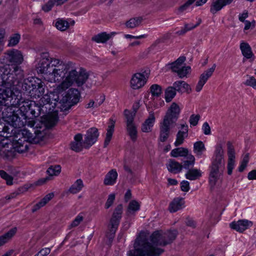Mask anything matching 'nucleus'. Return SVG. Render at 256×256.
I'll use <instances>...</instances> for the list:
<instances>
[{"mask_svg":"<svg viewBox=\"0 0 256 256\" xmlns=\"http://www.w3.org/2000/svg\"><path fill=\"white\" fill-rule=\"evenodd\" d=\"M12 90L0 88V106H6L8 96H10Z\"/></svg>","mask_w":256,"mask_h":256,"instance_id":"nucleus-37","label":"nucleus"},{"mask_svg":"<svg viewBox=\"0 0 256 256\" xmlns=\"http://www.w3.org/2000/svg\"><path fill=\"white\" fill-rule=\"evenodd\" d=\"M196 0H188L184 4L180 6L178 8V12L179 14L184 12Z\"/></svg>","mask_w":256,"mask_h":256,"instance_id":"nucleus-54","label":"nucleus"},{"mask_svg":"<svg viewBox=\"0 0 256 256\" xmlns=\"http://www.w3.org/2000/svg\"><path fill=\"white\" fill-rule=\"evenodd\" d=\"M227 146L228 155V174L231 175L234 166L235 151L234 146L231 142H227Z\"/></svg>","mask_w":256,"mask_h":256,"instance_id":"nucleus-17","label":"nucleus"},{"mask_svg":"<svg viewBox=\"0 0 256 256\" xmlns=\"http://www.w3.org/2000/svg\"><path fill=\"white\" fill-rule=\"evenodd\" d=\"M42 56V58L38 64V72L49 76L50 73H52L54 66L52 63L56 58H50L48 54L47 53H43Z\"/></svg>","mask_w":256,"mask_h":256,"instance_id":"nucleus-12","label":"nucleus"},{"mask_svg":"<svg viewBox=\"0 0 256 256\" xmlns=\"http://www.w3.org/2000/svg\"><path fill=\"white\" fill-rule=\"evenodd\" d=\"M115 199V194H111L108 196V198L105 204V208H108L114 203Z\"/></svg>","mask_w":256,"mask_h":256,"instance_id":"nucleus-59","label":"nucleus"},{"mask_svg":"<svg viewBox=\"0 0 256 256\" xmlns=\"http://www.w3.org/2000/svg\"><path fill=\"white\" fill-rule=\"evenodd\" d=\"M50 252V248H46L42 249L36 254L34 256H46Z\"/></svg>","mask_w":256,"mask_h":256,"instance_id":"nucleus-62","label":"nucleus"},{"mask_svg":"<svg viewBox=\"0 0 256 256\" xmlns=\"http://www.w3.org/2000/svg\"><path fill=\"white\" fill-rule=\"evenodd\" d=\"M233 0H212L210 8V12L212 14H216L225 6L230 4Z\"/></svg>","mask_w":256,"mask_h":256,"instance_id":"nucleus-21","label":"nucleus"},{"mask_svg":"<svg viewBox=\"0 0 256 256\" xmlns=\"http://www.w3.org/2000/svg\"><path fill=\"white\" fill-rule=\"evenodd\" d=\"M61 171V166L60 165L51 166L46 170V172L48 176L41 180L42 183L45 182L46 181L50 180V177L54 176H58L60 174Z\"/></svg>","mask_w":256,"mask_h":256,"instance_id":"nucleus-30","label":"nucleus"},{"mask_svg":"<svg viewBox=\"0 0 256 256\" xmlns=\"http://www.w3.org/2000/svg\"><path fill=\"white\" fill-rule=\"evenodd\" d=\"M20 36L18 34H15L10 36L8 44V46H14L16 45L20 40Z\"/></svg>","mask_w":256,"mask_h":256,"instance_id":"nucleus-53","label":"nucleus"},{"mask_svg":"<svg viewBox=\"0 0 256 256\" xmlns=\"http://www.w3.org/2000/svg\"><path fill=\"white\" fill-rule=\"evenodd\" d=\"M201 176V171L196 168L189 169L186 174V178L190 180H196Z\"/></svg>","mask_w":256,"mask_h":256,"instance_id":"nucleus-39","label":"nucleus"},{"mask_svg":"<svg viewBox=\"0 0 256 256\" xmlns=\"http://www.w3.org/2000/svg\"><path fill=\"white\" fill-rule=\"evenodd\" d=\"M45 122L48 126H54L58 122V117L56 114L52 113L46 115L44 118Z\"/></svg>","mask_w":256,"mask_h":256,"instance_id":"nucleus-40","label":"nucleus"},{"mask_svg":"<svg viewBox=\"0 0 256 256\" xmlns=\"http://www.w3.org/2000/svg\"><path fill=\"white\" fill-rule=\"evenodd\" d=\"M146 82V78L141 73H136L130 80L131 87L134 90L143 86Z\"/></svg>","mask_w":256,"mask_h":256,"instance_id":"nucleus-19","label":"nucleus"},{"mask_svg":"<svg viewBox=\"0 0 256 256\" xmlns=\"http://www.w3.org/2000/svg\"><path fill=\"white\" fill-rule=\"evenodd\" d=\"M184 202L182 198H177L170 202L168 210L170 212H175L184 207Z\"/></svg>","mask_w":256,"mask_h":256,"instance_id":"nucleus-24","label":"nucleus"},{"mask_svg":"<svg viewBox=\"0 0 256 256\" xmlns=\"http://www.w3.org/2000/svg\"><path fill=\"white\" fill-rule=\"evenodd\" d=\"M18 70H13L8 72L6 70L1 75L0 79V86L4 88H10L13 86H16L19 83V78L16 72Z\"/></svg>","mask_w":256,"mask_h":256,"instance_id":"nucleus-10","label":"nucleus"},{"mask_svg":"<svg viewBox=\"0 0 256 256\" xmlns=\"http://www.w3.org/2000/svg\"><path fill=\"white\" fill-rule=\"evenodd\" d=\"M204 133L206 135H209L211 134L210 128L207 122H205L202 127Z\"/></svg>","mask_w":256,"mask_h":256,"instance_id":"nucleus-63","label":"nucleus"},{"mask_svg":"<svg viewBox=\"0 0 256 256\" xmlns=\"http://www.w3.org/2000/svg\"><path fill=\"white\" fill-rule=\"evenodd\" d=\"M216 67V64L204 72L200 76V80L196 86V90L197 92H200L208 80L212 76Z\"/></svg>","mask_w":256,"mask_h":256,"instance_id":"nucleus-18","label":"nucleus"},{"mask_svg":"<svg viewBox=\"0 0 256 256\" xmlns=\"http://www.w3.org/2000/svg\"><path fill=\"white\" fill-rule=\"evenodd\" d=\"M154 122L155 116L154 112L152 111L150 112L148 118L145 120L142 126V130L144 132H150Z\"/></svg>","mask_w":256,"mask_h":256,"instance_id":"nucleus-27","label":"nucleus"},{"mask_svg":"<svg viewBox=\"0 0 256 256\" xmlns=\"http://www.w3.org/2000/svg\"><path fill=\"white\" fill-rule=\"evenodd\" d=\"M182 130H178L176 136V140L174 143L176 146L182 144L185 138L188 136V126L186 124H181Z\"/></svg>","mask_w":256,"mask_h":256,"instance_id":"nucleus-22","label":"nucleus"},{"mask_svg":"<svg viewBox=\"0 0 256 256\" xmlns=\"http://www.w3.org/2000/svg\"><path fill=\"white\" fill-rule=\"evenodd\" d=\"M55 25L56 28L61 31H64L69 27L68 22L62 19H58Z\"/></svg>","mask_w":256,"mask_h":256,"instance_id":"nucleus-47","label":"nucleus"},{"mask_svg":"<svg viewBox=\"0 0 256 256\" xmlns=\"http://www.w3.org/2000/svg\"><path fill=\"white\" fill-rule=\"evenodd\" d=\"M252 222L247 220H239L236 222H232L230 224L232 228L239 232H242L248 228L252 226Z\"/></svg>","mask_w":256,"mask_h":256,"instance_id":"nucleus-20","label":"nucleus"},{"mask_svg":"<svg viewBox=\"0 0 256 256\" xmlns=\"http://www.w3.org/2000/svg\"><path fill=\"white\" fill-rule=\"evenodd\" d=\"M52 73L49 76L51 81L60 82L57 86L58 92L64 91L72 86H82L88 80L89 75L83 68H77L72 62H64L54 59Z\"/></svg>","mask_w":256,"mask_h":256,"instance_id":"nucleus-2","label":"nucleus"},{"mask_svg":"<svg viewBox=\"0 0 256 256\" xmlns=\"http://www.w3.org/2000/svg\"><path fill=\"white\" fill-rule=\"evenodd\" d=\"M154 122L155 116L154 112L152 111L150 112L148 118L145 120L142 126V130L144 132H150Z\"/></svg>","mask_w":256,"mask_h":256,"instance_id":"nucleus-26","label":"nucleus"},{"mask_svg":"<svg viewBox=\"0 0 256 256\" xmlns=\"http://www.w3.org/2000/svg\"><path fill=\"white\" fill-rule=\"evenodd\" d=\"M99 136L98 130L96 128H92L87 130L84 140V146L88 148L94 144L97 140Z\"/></svg>","mask_w":256,"mask_h":256,"instance_id":"nucleus-15","label":"nucleus"},{"mask_svg":"<svg viewBox=\"0 0 256 256\" xmlns=\"http://www.w3.org/2000/svg\"><path fill=\"white\" fill-rule=\"evenodd\" d=\"M244 84L256 89V79L254 76H250L249 78L244 82Z\"/></svg>","mask_w":256,"mask_h":256,"instance_id":"nucleus-57","label":"nucleus"},{"mask_svg":"<svg viewBox=\"0 0 256 256\" xmlns=\"http://www.w3.org/2000/svg\"><path fill=\"white\" fill-rule=\"evenodd\" d=\"M0 156L8 160L12 159L14 156L13 144L4 140L0 141Z\"/></svg>","mask_w":256,"mask_h":256,"instance_id":"nucleus-14","label":"nucleus"},{"mask_svg":"<svg viewBox=\"0 0 256 256\" xmlns=\"http://www.w3.org/2000/svg\"><path fill=\"white\" fill-rule=\"evenodd\" d=\"M194 151L198 154H201L202 152L205 150L204 145L201 141L197 142L194 145Z\"/></svg>","mask_w":256,"mask_h":256,"instance_id":"nucleus-52","label":"nucleus"},{"mask_svg":"<svg viewBox=\"0 0 256 256\" xmlns=\"http://www.w3.org/2000/svg\"><path fill=\"white\" fill-rule=\"evenodd\" d=\"M82 136L80 134H78L74 136V141L71 142L70 148L71 149L76 152L81 151L84 146V142H82Z\"/></svg>","mask_w":256,"mask_h":256,"instance_id":"nucleus-28","label":"nucleus"},{"mask_svg":"<svg viewBox=\"0 0 256 256\" xmlns=\"http://www.w3.org/2000/svg\"><path fill=\"white\" fill-rule=\"evenodd\" d=\"M83 187L82 180L81 179H78L70 187L69 192L73 194L78 193L82 190Z\"/></svg>","mask_w":256,"mask_h":256,"instance_id":"nucleus-44","label":"nucleus"},{"mask_svg":"<svg viewBox=\"0 0 256 256\" xmlns=\"http://www.w3.org/2000/svg\"><path fill=\"white\" fill-rule=\"evenodd\" d=\"M210 168L209 184L212 188L219 180H222V174L224 168V150L221 145L216 146Z\"/></svg>","mask_w":256,"mask_h":256,"instance_id":"nucleus-4","label":"nucleus"},{"mask_svg":"<svg viewBox=\"0 0 256 256\" xmlns=\"http://www.w3.org/2000/svg\"><path fill=\"white\" fill-rule=\"evenodd\" d=\"M174 124L163 120L160 124L159 140L162 142H166L170 134V128L174 126Z\"/></svg>","mask_w":256,"mask_h":256,"instance_id":"nucleus-16","label":"nucleus"},{"mask_svg":"<svg viewBox=\"0 0 256 256\" xmlns=\"http://www.w3.org/2000/svg\"><path fill=\"white\" fill-rule=\"evenodd\" d=\"M142 21V17H135L130 18L126 22V26L128 28H134L138 26Z\"/></svg>","mask_w":256,"mask_h":256,"instance_id":"nucleus-41","label":"nucleus"},{"mask_svg":"<svg viewBox=\"0 0 256 256\" xmlns=\"http://www.w3.org/2000/svg\"><path fill=\"white\" fill-rule=\"evenodd\" d=\"M190 69L191 68L190 66H183L176 73H177L180 78H182L184 77H186L187 74L190 72Z\"/></svg>","mask_w":256,"mask_h":256,"instance_id":"nucleus-49","label":"nucleus"},{"mask_svg":"<svg viewBox=\"0 0 256 256\" xmlns=\"http://www.w3.org/2000/svg\"><path fill=\"white\" fill-rule=\"evenodd\" d=\"M110 38V34H107L106 32H104L94 36L93 37H92V40L98 43H104L108 40Z\"/></svg>","mask_w":256,"mask_h":256,"instance_id":"nucleus-42","label":"nucleus"},{"mask_svg":"<svg viewBox=\"0 0 256 256\" xmlns=\"http://www.w3.org/2000/svg\"><path fill=\"white\" fill-rule=\"evenodd\" d=\"M54 4L55 3L52 0H49L48 2L42 6V9L44 12H48L51 10Z\"/></svg>","mask_w":256,"mask_h":256,"instance_id":"nucleus-60","label":"nucleus"},{"mask_svg":"<svg viewBox=\"0 0 256 256\" xmlns=\"http://www.w3.org/2000/svg\"><path fill=\"white\" fill-rule=\"evenodd\" d=\"M54 95L53 94L50 93V94H44L43 96L40 100L38 104H52L51 102V96Z\"/></svg>","mask_w":256,"mask_h":256,"instance_id":"nucleus-56","label":"nucleus"},{"mask_svg":"<svg viewBox=\"0 0 256 256\" xmlns=\"http://www.w3.org/2000/svg\"><path fill=\"white\" fill-rule=\"evenodd\" d=\"M176 91L174 86L168 87L164 92V98L166 102H170L176 95Z\"/></svg>","mask_w":256,"mask_h":256,"instance_id":"nucleus-45","label":"nucleus"},{"mask_svg":"<svg viewBox=\"0 0 256 256\" xmlns=\"http://www.w3.org/2000/svg\"><path fill=\"white\" fill-rule=\"evenodd\" d=\"M174 88L179 93L186 92L190 93L191 91L190 86L183 80H178L173 84Z\"/></svg>","mask_w":256,"mask_h":256,"instance_id":"nucleus-25","label":"nucleus"},{"mask_svg":"<svg viewBox=\"0 0 256 256\" xmlns=\"http://www.w3.org/2000/svg\"><path fill=\"white\" fill-rule=\"evenodd\" d=\"M83 218L82 216L78 215L75 219L72 221L71 226L72 227H75L78 226L82 220Z\"/></svg>","mask_w":256,"mask_h":256,"instance_id":"nucleus-64","label":"nucleus"},{"mask_svg":"<svg viewBox=\"0 0 256 256\" xmlns=\"http://www.w3.org/2000/svg\"><path fill=\"white\" fill-rule=\"evenodd\" d=\"M162 87L158 84H154L150 87V92L154 97H158L162 94Z\"/></svg>","mask_w":256,"mask_h":256,"instance_id":"nucleus-48","label":"nucleus"},{"mask_svg":"<svg viewBox=\"0 0 256 256\" xmlns=\"http://www.w3.org/2000/svg\"><path fill=\"white\" fill-rule=\"evenodd\" d=\"M140 208V206L138 202L136 200H132L128 204L127 210L126 211V214L128 216L132 215H134L135 212L138 211Z\"/></svg>","mask_w":256,"mask_h":256,"instance_id":"nucleus-33","label":"nucleus"},{"mask_svg":"<svg viewBox=\"0 0 256 256\" xmlns=\"http://www.w3.org/2000/svg\"><path fill=\"white\" fill-rule=\"evenodd\" d=\"M194 29L192 26V24H185L184 28H182L180 30L176 32V34L179 36L184 35L188 31Z\"/></svg>","mask_w":256,"mask_h":256,"instance_id":"nucleus-55","label":"nucleus"},{"mask_svg":"<svg viewBox=\"0 0 256 256\" xmlns=\"http://www.w3.org/2000/svg\"><path fill=\"white\" fill-rule=\"evenodd\" d=\"M124 114L126 120V125L133 124L135 114L126 110L124 111Z\"/></svg>","mask_w":256,"mask_h":256,"instance_id":"nucleus-51","label":"nucleus"},{"mask_svg":"<svg viewBox=\"0 0 256 256\" xmlns=\"http://www.w3.org/2000/svg\"><path fill=\"white\" fill-rule=\"evenodd\" d=\"M177 236L176 230L162 232H154L150 236L144 232H141L136 236L134 249L128 252V256H160L164 250L158 246H164L171 244Z\"/></svg>","mask_w":256,"mask_h":256,"instance_id":"nucleus-1","label":"nucleus"},{"mask_svg":"<svg viewBox=\"0 0 256 256\" xmlns=\"http://www.w3.org/2000/svg\"><path fill=\"white\" fill-rule=\"evenodd\" d=\"M53 193H50L46 195L40 202L36 204L32 209V212H35L40 208L44 206L53 197Z\"/></svg>","mask_w":256,"mask_h":256,"instance_id":"nucleus-36","label":"nucleus"},{"mask_svg":"<svg viewBox=\"0 0 256 256\" xmlns=\"http://www.w3.org/2000/svg\"><path fill=\"white\" fill-rule=\"evenodd\" d=\"M31 130H27L26 128L21 130L20 132L18 133V135L16 136L18 138V136L23 140L30 143H36L38 142L39 140L42 136V132L38 130V126L36 125L35 127L29 126Z\"/></svg>","mask_w":256,"mask_h":256,"instance_id":"nucleus-8","label":"nucleus"},{"mask_svg":"<svg viewBox=\"0 0 256 256\" xmlns=\"http://www.w3.org/2000/svg\"><path fill=\"white\" fill-rule=\"evenodd\" d=\"M186 60L185 56H180L176 61L169 64L168 66H170V68L173 72H176L183 66L182 64Z\"/></svg>","mask_w":256,"mask_h":256,"instance_id":"nucleus-35","label":"nucleus"},{"mask_svg":"<svg viewBox=\"0 0 256 256\" xmlns=\"http://www.w3.org/2000/svg\"><path fill=\"white\" fill-rule=\"evenodd\" d=\"M240 48L243 56L246 58H250L253 56L251 48L248 44L242 42L240 44Z\"/></svg>","mask_w":256,"mask_h":256,"instance_id":"nucleus-38","label":"nucleus"},{"mask_svg":"<svg viewBox=\"0 0 256 256\" xmlns=\"http://www.w3.org/2000/svg\"><path fill=\"white\" fill-rule=\"evenodd\" d=\"M22 88L32 98H40L44 92V86L40 80L37 82L35 80L24 81Z\"/></svg>","mask_w":256,"mask_h":256,"instance_id":"nucleus-6","label":"nucleus"},{"mask_svg":"<svg viewBox=\"0 0 256 256\" xmlns=\"http://www.w3.org/2000/svg\"><path fill=\"white\" fill-rule=\"evenodd\" d=\"M118 177V173L116 170H110L106 175L104 179V183L106 186L114 185Z\"/></svg>","mask_w":256,"mask_h":256,"instance_id":"nucleus-29","label":"nucleus"},{"mask_svg":"<svg viewBox=\"0 0 256 256\" xmlns=\"http://www.w3.org/2000/svg\"><path fill=\"white\" fill-rule=\"evenodd\" d=\"M21 101L12 90L10 96H8L6 102V106L2 111V116L5 120H0V136L8 138L16 132V128L24 125L20 120V115L22 116L20 109L24 102Z\"/></svg>","mask_w":256,"mask_h":256,"instance_id":"nucleus-3","label":"nucleus"},{"mask_svg":"<svg viewBox=\"0 0 256 256\" xmlns=\"http://www.w3.org/2000/svg\"><path fill=\"white\" fill-rule=\"evenodd\" d=\"M24 118V126H34L36 124V118L41 114L40 106L34 102L27 101L24 102L20 109Z\"/></svg>","mask_w":256,"mask_h":256,"instance_id":"nucleus-5","label":"nucleus"},{"mask_svg":"<svg viewBox=\"0 0 256 256\" xmlns=\"http://www.w3.org/2000/svg\"><path fill=\"white\" fill-rule=\"evenodd\" d=\"M181 190L187 192L190 190V183L186 180H183L180 183Z\"/></svg>","mask_w":256,"mask_h":256,"instance_id":"nucleus-61","label":"nucleus"},{"mask_svg":"<svg viewBox=\"0 0 256 256\" xmlns=\"http://www.w3.org/2000/svg\"><path fill=\"white\" fill-rule=\"evenodd\" d=\"M188 153L187 148L180 147L176 148L171 151L170 155L172 157L176 158L178 156H186Z\"/></svg>","mask_w":256,"mask_h":256,"instance_id":"nucleus-43","label":"nucleus"},{"mask_svg":"<svg viewBox=\"0 0 256 256\" xmlns=\"http://www.w3.org/2000/svg\"><path fill=\"white\" fill-rule=\"evenodd\" d=\"M167 168L169 172L174 174L180 172L182 169V165L173 160H170L167 164Z\"/></svg>","mask_w":256,"mask_h":256,"instance_id":"nucleus-32","label":"nucleus"},{"mask_svg":"<svg viewBox=\"0 0 256 256\" xmlns=\"http://www.w3.org/2000/svg\"><path fill=\"white\" fill-rule=\"evenodd\" d=\"M122 205L120 204H118L114 210L109 225L110 232L108 234V237L110 239H112L114 238L115 232L118 229L120 220L122 218Z\"/></svg>","mask_w":256,"mask_h":256,"instance_id":"nucleus-11","label":"nucleus"},{"mask_svg":"<svg viewBox=\"0 0 256 256\" xmlns=\"http://www.w3.org/2000/svg\"><path fill=\"white\" fill-rule=\"evenodd\" d=\"M40 111L41 114H44V116L52 112L54 110H52L50 106V104H40Z\"/></svg>","mask_w":256,"mask_h":256,"instance_id":"nucleus-50","label":"nucleus"},{"mask_svg":"<svg viewBox=\"0 0 256 256\" xmlns=\"http://www.w3.org/2000/svg\"><path fill=\"white\" fill-rule=\"evenodd\" d=\"M126 129L128 134L130 136V139L135 142L137 138V130L136 127L134 124H127Z\"/></svg>","mask_w":256,"mask_h":256,"instance_id":"nucleus-46","label":"nucleus"},{"mask_svg":"<svg viewBox=\"0 0 256 256\" xmlns=\"http://www.w3.org/2000/svg\"><path fill=\"white\" fill-rule=\"evenodd\" d=\"M80 98V92L76 88H70L60 100L58 103L60 106H62V108L66 110L76 104L79 102Z\"/></svg>","mask_w":256,"mask_h":256,"instance_id":"nucleus-7","label":"nucleus"},{"mask_svg":"<svg viewBox=\"0 0 256 256\" xmlns=\"http://www.w3.org/2000/svg\"><path fill=\"white\" fill-rule=\"evenodd\" d=\"M180 108L176 102H172L168 108L163 120L174 124L177 121Z\"/></svg>","mask_w":256,"mask_h":256,"instance_id":"nucleus-13","label":"nucleus"},{"mask_svg":"<svg viewBox=\"0 0 256 256\" xmlns=\"http://www.w3.org/2000/svg\"><path fill=\"white\" fill-rule=\"evenodd\" d=\"M3 62L12 66L14 70H18L20 68L18 65L21 64L23 62V56L22 52L16 49H12L8 50L4 56Z\"/></svg>","mask_w":256,"mask_h":256,"instance_id":"nucleus-9","label":"nucleus"},{"mask_svg":"<svg viewBox=\"0 0 256 256\" xmlns=\"http://www.w3.org/2000/svg\"><path fill=\"white\" fill-rule=\"evenodd\" d=\"M200 118V116L199 114H192L190 116L189 120V122L191 126H196L197 125L198 120Z\"/></svg>","mask_w":256,"mask_h":256,"instance_id":"nucleus-58","label":"nucleus"},{"mask_svg":"<svg viewBox=\"0 0 256 256\" xmlns=\"http://www.w3.org/2000/svg\"><path fill=\"white\" fill-rule=\"evenodd\" d=\"M16 142L13 144L14 153L16 152L18 153H22L26 152L28 148V142L23 140L20 138L15 140Z\"/></svg>","mask_w":256,"mask_h":256,"instance_id":"nucleus-23","label":"nucleus"},{"mask_svg":"<svg viewBox=\"0 0 256 256\" xmlns=\"http://www.w3.org/2000/svg\"><path fill=\"white\" fill-rule=\"evenodd\" d=\"M115 122V121L112 119L110 120L108 128L107 129V132L106 134V137L104 142V146L105 148L107 146L111 140L113 132H114Z\"/></svg>","mask_w":256,"mask_h":256,"instance_id":"nucleus-31","label":"nucleus"},{"mask_svg":"<svg viewBox=\"0 0 256 256\" xmlns=\"http://www.w3.org/2000/svg\"><path fill=\"white\" fill-rule=\"evenodd\" d=\"M17 229L16 228H11L8 232L0 236V246L6 243L16 234Z\"/></svg>","mask_w":256,"mask_h":256,"instance_id":"nucleus-34","label":"nucleus"}]
</instances>
